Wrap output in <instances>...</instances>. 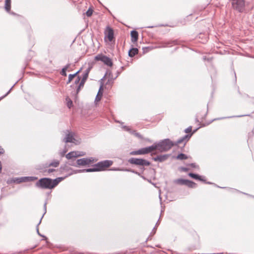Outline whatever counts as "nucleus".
I'll return each instance as SVG.
<instances>
[{"mask_svg": "<svg viewBox=\"0 0 254 254\" xmlns=\"http://www.w3.org/2000/svg\"><path fill=\"white\" fill-rule=\"evenodd\" d=\"M73 172L64 177H58L55 179L49 178H43L39 179L35 184V186L41 189L52 190L55 188L66 177L73 174Z\"/></svg>", "mask_w": 254, "mask_h": 254, "instance_id": "obj_1", "label": "nucleus"}, {"mask_svg": "<svg viewBox=\"0 0 254 254\" xmlns=\"http://www.w3.org/2000/svg\"><path fill=\"white\" fill-rule=\"evenodd\" d=\"M113 164L111 160H104L100 161L95 164L92 168L85 169L82 170H77L73 171V174L82 172H92L96 171H101L104 170L105 168L109 167Z\"/></svg>", "mask_w": 254, "mask_h": 254, "instance_id": "obj_2", "label": "nucleus"}, {"mask_svg": "<svg viewBox=\"0 0 254 254\" xmlns=\"http://www.w3.org/2000/svg\"><path fill=\"white\" fill-rule=\"evenodd\" d=\"M158 150L160 152H165L170 150L175 144L169 139H165L157 144Z\"/></svg>", "mask_w": 254, "mask_h": 254, "instance_id": "obj_3", "label": "nucleus"}, {"mask_svg": "<svg viewBox=\"0 0 254 254\" xmlns=\"http://www.w3.org/2000/svg\"><path fill=\"white\" fill-rule=\"evenodd\" d=\"M232 6L237 11L242 13L245 10V0H231Z\"/></svg>", "mask_w": 254, "mask_h": 254, "instance_id": "obj_4", "label": "nucleus"}, {"mask_svg": "<svg viewBox=\"0 0 254 254\" xmlns=\"http://www.w3.org/2000/svg\"><path fill=\"white\" fill-rule=\"evenodd\" d=\"M128 162L130 164L139 165L142 167L148 166L150 164V162L148 161L141 158H131L128 160Z\"/></svg>", "mask_w": 254, "mask_h": 254, "instance_id": "obj_5", "label": "nucleus"}, {"mask_svg": "<svg viewBox=\"0 0 254 254\" xmlns=\"http://www.w3.org/2000/svg\"><path fill=\"white\" fill-rule=\"evenodd\" d=\"M175 184L180 185H186L190 188H194L196 187V184L194 182L183 179H178L174 181Z\"/></svg>", "mask_w": 254, "mask_h": 254, "instance_id": "obj_6", "label": "nucleus"}, {"mask_svg": "<svg viewBox=\"0 0 254 254\" xmlns=\"http://www.w3.org/2000/svg\"><path fill=\"white\" fill-rule=\"evenodd\" d=\"M95 60L97 61H101L105 64L109 66H112L113 65L112 60L106 56L103 55H98L95 57Z\"/></svg>", "mask_w": 254, "mask_h": 254, "instance_id": "obj_7", "label": "nucleus"}, {"mask_svg": "<svg viewBox=\"0 0 254 254\" xmlns=\"http://www.w3.org/2000/svg\"><path fill=\"white\" fill-rule=\"evenodd\" d=\"M93 157L83 158L76 160V164L78 166L87 165L94 162Z\"/></svg>", "mask_w": 254, "mask_h": 254, "instance_id": "obj_8", "label": "nucleus"}, {"mask_svg": "<svg viewBox=\"0 0 254 254\" xmlns=\"http://www.w3.org/2000/svg\"><path fill=\"white\" fill-rule=\"evenodd\" d=\"M38 178L36 177H22L20 178H17L16 179V181L17 183H20L22 182H32L36 180H37Z\"/></svg>", "mask_w": 254, "mask_h": 254, "instance_id": "obj_9", "label": "nucleus"}, {"mask_svg": "<svg viewBox=\"0 0 254 254\" xmlns=\"http://www.w3.org/2000/svg\"><path fill=\"white\" fill-rule=\"evenodd\" d=\"M191 136V134H186L184 136L180 137L176 142H174V143L175 146H177L180 143H184V145H185L188 141Z\"/></svg>", "mask_w": 254, "mask_h": 254, "instance_id": "obj_10", "label": "nucleus"}, {"mask_svg": "<svg viewBox=\"0 0 254 254\" xmlns=\"http://www.w3.org/2000/svg\"><path fill=\"white\" fill-rule=\"evenodd\" d=\"M105 34L106 35V37H107L109 41L110 42L112 41L114 39V31L112 28L109 26H107L105 31Z\"/></svg>", "mask_w": 254, "mask_h": 254, "instance_id": "obj_11", "label": "nucleus"}, {"mask_svg": "<svg viewBox=\"0 0 254 254\" xmlns=\"http://www.w3.org/2000/svg\"><path fill=\"white\" fill-rule=\"evenodd\" d=\"M68 133L66 134L65 137L63 139V141L65 143L73 142L75 138L73 137V133L72 132H69L68 130H66Z\"/></svg>", "mask_w": 254, "mask_h": 254, "instance_id": "obj_12", "label": "nucleus"}, {"mask_svg": "<svg viewBox=\"0 0 254 254\" xmlns=\"http://www.w3.org/2000/svg\"><path fill=\"white\" fill-rule=\"evenodd\" d=\"M169 154H164V155H158L155 157L153 158V160L154 161H158L159 162H163L166 160L168 159V158L169 157Z\"/></svg>", "mask_w": 254, "mask_h": 254, "instance_id": "obj_13", "label": "nucleus"}, {"mask_svg": "<svg viewBox=\"0 0 254 254\" xmlns=\"http://www.w3.org/2000/svg\"><path fill=\"white\" fill-rule=\"evenodd\" d=\"M147 154L146 148H142L136 151H133L130 152V154L132 155H144Z\"/></svg>", "mask_w": 254, "mask_h": 254, "instance_id": "obj_14", "label": "nucleus"}, {"mask_svg": "<svg viewBox=\"0 0 254 254\" xmlns=\"http://www.w3.org/2000/svg\"><path fill=\"white\" fill-rule=\"evenodd\" d=\"M131 41L134 43L137 42L138 38V33L135 30H132L130 32Z\"/></svg>", "mask_w": 254, "mask_h": 254, "instance_id": "obj_15", "label": "nucleus"}, {"mask_svg": "<svg viewBox=\"0 0 254 254\" xmlns=\"http://www.w3.org/2000/svg\"><path fill=\"white\" fill-rule=\"evenodd\" d=\"M79 156V155H77V152L76 151H71L67 153L65 157L67 159H72Z\"/></svg>", "mask_w": 254, "mask_h": 254, "instance_id": "obj_16", "label": "nucleus"}, {"mask_svg": "<svg viewBox=\"0 0 254 254\" xmlns=\"http://www.w3.org/2000/svg\"><path fill=\"white\" fill-rule=\"evenodd\" d=\"M90 67H88L87 68L83 73L82 74V77L81 79V80H83V81H86L89 73V72L90 71Z\"/></svg>", "mask_w": 254, "mask_h": 254, "instance_id": "obj_17", "label": "nucleus"}, {"mask_svg": "<svg viewBox=\"0 0 254 254\" xmlns=\"http://www.w3.org/2000/svg\"><path fill=\"white\" fill-rule=\"evenodd\" d=\"M189 176L193 178V179H196V180H199V181H203V182H205V180H203L202 179H201V176H200L199 175H197V174H194V173H189Z\"/></svg>", "mask_w": 254, "mask_h": 254, "instance_id": "obj_18", "label": "nucleus"}, {"mask_svg": "<svg viewBox=\"0 0 254 254\" xmlns=\"http://www.w3.org/2000/svg\"><path fill=\"white\" fill-rule=\"evenodd\" d=\"M138 52V50L136 48H132L128 51V56L130 57H133L135 55L137 54Z\"/></svg>", "mask_w": 254, "mask_h": 254, "instance_id": "obj_19", "label": "nucleus"}, {"mask_svg": "<svg viewBox=\"0 0 254 254\" xmlns=\"http://www.w3.org/2000/svg\"><path fill=\"white\" fill-rule=\"evenodd\" d=\"M11 8V0H5V4H4V8L5 10L10 13Z\"/></svg>", "mask_w": 254, "mask_h": 254, "instance_id": "obj_20", "label": "nucleus"}, {"mask_svg": "<svg viewBox=\"0 0 254 254\" xmlns=\"http://www.w3.org/2000/svg\"><path fill=\"white\" fill-rule=\"evenodd\" d=\"M146 150L147 152V154L151 152L152 151L155 150V149L158 150L157 145V144H153L151 146L146 147Z\"/></svg>", "mask_w": 254, "mask_h": 254, "instance_id": "obj_21", "label": "nucleus"}, {"mask_svg": "<svg viewBox=\"0 0 254 254\" xmlns=\"http://www.w3.org/2000/svg\"><path fill=\"white\" fill-rule=\"evenodd\" d=\"M70 64H67L65 66H64L62 69V71L61 72V74L64 76H66L67 75L66 74V71L67 70V69L69 68V67L70 66Z\"/></svg>", "mask_w": 254, "mask_h": 254, "instance_id": "obj_22", "label": "nucleus"}, {"mask_svg": "<svg viewBox=\"0 0 254 254\" xmlns=\"http://www.w3.org/2000/svg\"><path fill=\"white\" fill-rule=\"evenodd\" d=\"M164 45L162 46V47H166L167 46H170V45L174 44V45H177L178 44V41L177 40H172L170 41L167 43H165L164 44Z\"/></svg>", "mask_w": 254, "mask_h": 254, "instance_id": "obj_23", "label": "nucleus"}, {"mask_svg": "<svg viewBox=\"0 0 254 254\" xmlns=\"http://www.w3.org/2000/svg\"><path fill=\"white\" fill-rule=\"evenodd\" d=\"M60 164V161L57 160H54L50 163L48 165V167L53 166L54 167H57Z\"/></svg>", "mask_w": 254, "mask_h": 254, "instance_id": "obj_24", "label": "nucleus"}, {"mask_svg": "<svg viewBox=\"0 0 254 254\" xmlns=\"http://www.w3.org/2000/svg\"><path fill=\"white\" fill-rule=\"evenodd\" d=\"M102 85H101L100 86L99 90L98 92V94L96 96L95 101H99L101 99V97H102V94H103L102 92H101V90L102 89Z\"/></svg>", "mask_w": 254, "mask_h": 254, "instance_id": "obj_25", "label": "nucleus"}, {"mask_svg": "<svg viewBox=\"0 0 254 254\" xmlns=\"http://www.w3.org/2000/svg\"><path fill=\"white\" fill-rule=\"evenodd\" d=\"M176 158L177 159L183 160L188 159V157L186 154L180 153L178 155Z\"/></svg>", "mask_w": 254, "mask_h": 254, "instance_id": "obj_26", "label": "nucleus"}, {"mask_svg": "<svg viewBox=\"0 0 254 254\" xmlns=\"http://www.w3.org/2000/svg\"><path fill=\"white\" fill-rule=\"evenodd\" d=\"M85 81H83V80H81L79 83L77 87L76 88V93H78L79 91L80 90L81 88L83 87Z\"/></svg>", "mask_w": 254, "mask_h": 254, "instance_id": "obj_27", "label": "nucleus"}, {"mask_svg": "<svg viewBox=\"0 0 254 254\" xmlns=\"http://www.w3.org/2000/svg\"><path fill=\"white\" fill-rule=\"evenodd\" d=\"M66 101L67 102L66 105L68 108H70L72 106V100L68 97L66 98Z\"/></svg>", "mask_w": 254, "mask_h": 254, "instance_id": "obj_28", "label": "nucleus"}, {"mask_svg": "<svg viewBox=\"0 0 254 254\" xmlns=\"http://www.w3.org/2000/svg\"><path fill=\"white\" fill-rule=\"evenodd\" d=\"M120 74V71H117V75L114 78H111L110 79H109L108 81L107 82L106 84H108V83H113V80L114 79H115Z\"/></svg>", "mask_w": 254, "mask_h": 254, "instance_id": "obj_29", "label": "nucleus"}, {"mask_svg": "<svg viewBox=\"0 0 254 254\" xmlns=\"http://www.w3.org/2000/svg\"><path fill=\"white\" fill-rule=\"evenodd\" d=\"M93 13V9L90 7L88 9V10L86 12V15L87 17H90L92 15Z\"/></svg>", "mask_w": 254, "mask_h": 254, "instance_id": "obj_30", "label": "nucleus"}, {"mask_svg": "<svg viewBox=\"0 0 254 254\" xmlns=\"http://www.w3.org/2000/svg\"><path fill=\"white\" fill-rule=\"evenodd\" d=\"M41 220H41V219H40V221H39V222L38 223V224H37V234H38L39 236H41V237H45V236L42 235H41V234L40 233V232H39V229H38V226H39V225H40V224L41 223Z\"/></svg>", "mask_w": 254, "mask_h": 254, "instance_id": "obj_31", "label": "nucleus"}, {"mask_svg": "<svg viewBox=\"0 0 254 254\" xmlns=\"http://www.w3.org/2000/svg\"><path fill=\"white\" fill-rule=\"evenodd\" d=\"M81 77L79 76H77L76 79L74 81V84L75 85H78L79 82L80 81Z\"/></svg>", "mask_w": 254, "mask_h": 254, "instance_id": "obj_32", "label": "nucleus"}, {"mask_svg": "<svg viewBox=\"0 0 254 254\" xmlns=\"http://www.w3.org/2000/svg\"><path fill=\"white\" fill-rule=\"evenodd\" d=\"M123 128H124L126 130L130 132L131 133V132L133 131V130H131V129L130 128V127L128 126H123Z\"/></svg>", "mask_w": 254, "mask_h": 254, "instance_id": "obj_33", "label": "nucleus"}, {"mask_svg": "<svg viewBox=\"0 0 254 254\" xmlns=\"http://www.w3.org/2000/svg\"><path fill=\"white\" fill-rule=\"evenodd\" d=\"M47 202L46 201L44 204V213L43 214V215H42V217H41V219H42V218L43 217L44 215L46 214V212H47Z\"/></svg>", "mask_w": 254, "mask_h": 254, "instance_id": "obj_34", "label": "nucleus"}, {"mask_svg": "<svg viewBox=\"0 0 254 254\" xmlns=\"http://www.w3.org/2000/svg\"><path fill=\"white\" fill-rule=\"evenodd\" d=\"M192 130V127L191 126L189 127L188 128L185 129V132L186 133H189Z\"/></svg>", "mask_w": 254, "mask_h": 254, "instance_id": "obj_35", "label": "nucleus"}, {"mask_svg": "<svg viewBox=\"0 0 254 254\" xmlns=\"http://www.w3.org/2000/svg\"><path fill=\"white\" fill-rule=\"evenodd\" d=\"M75 77V74H70L69 75H68V79H69V81H71L72 80V79Z\"/></svg>", "mask_w": 254, "mask_h": 254, "instance_id": "obj_36", "label": "nucleus"}, {"mask_svg": "<svg viewBox=\"0 0 254 254\" xmlns=\"http://www.w3.org/2000/svg\"><path fill=\"white\" fill-rule=\"evenodd\" d=\"M68 164H69V165H70L71 166L77 167V164H76V162H74L72 161H70L69 162Z\"/></svg>", "mask_w": 254, "mask_h": 254, "instance_id": "obj_37", "label": "nucleus"}, {"mask_svg": "<svg viewBox=\"0 0 254 254\" xmlns=\"http://www.w3.org/2000/svg\"><path fill=\"white\" fill-rule=\"evenodd\" d=\"M131 134H134L136 136H137L138 137H140L141 136L140 134L139 133L136 132L134 130H133L131 132Z\"/></svg>", "mask_w": 254, "mask_h": 254, "instance_id": "obj_38", "label": "nucleus"}, {"mask_svg": "<svg viewBox=\"0 0 254 254\" xmlns=\"http://www.w3.org/2000/svg\"><path fill=\"white\" fill-rule=\"evenodd\" d=\"M13 86L9 90V91L3 96L0 97V100L2 99V98H3L4 97H5V96H6L10 92L11 89L12 88Z\"/></svg>", "mask_w": 254, "mask_h": 254, "instance_id": "obj_39", "label": "nucleus"}, {"mask_svg": "<svg viewBox=\"0 0 254 254\" xmlns=\"http://www.w3.org/2000/svg\"><path fill=\"white\" fill-rule=\"evenodd\" d=\"M55 171V169H49L47 170V172L50 174V173H51Z\"/></svg>", "mask_w": 254, "mask_h": 254, "instance_id": "obj_40", "label": "nucleus"}, {"mask_svg": "<svg viewBox=\"0 0 254 254\" xmlns=\"http://www.w3.org/2000/svg\"><path fill=\"white\" fill-rule=\"evenodd\" d=\"M190 166L192 168H198V166H197L195 163H191Z\"/></svg>", "mask_w": 254, "mask_h": 254, "instance_id": "obj_41", "label": "nucleus"}, {"mask_svg": "<svg viewBox=\"0 0 254 254\" xmlns=\"http://www.w3.org/2000/svg\"><path fill=\"white\" fill-rule=\"evenodd\" d=\"M131 172L133 173H134L135 174H137L138 175V176H140V174L138 172H137V171H134V170H130V171Z\"/></svg>", "mask_w": 254, "mask_h": 254, "instance_id": "obj_42", "label": "nucleus"}, {"mask_svg": "<svg viewBox=\"0 0 254 254\" xmlns=\"http://www.w3.org/2000/svg\"><path fill=\"white\" fill-rule=\"evenodd\" d=\"M4 152V149L0 146V154H2Z\"/></svg>", "mask_w": 254, "mask_h": 254, "instance_id": "obj_43", "label": "nucleus"}, {"mask_svg": "<svg viewBox=\"0 0 254 254\" xmlns=\"http://www.w3.org/2000/svg\"><path fill=\"white\" fill-rule=\"evenodd\" d=\"M77 155H79V156H83L85 155V153H84L83 152L79 153V152H77Z\"/></svg>", "mask_w": 254, "mask_h": 254, "instance_id": "obj_44", "label": "nucleus"}, {"mask_svg": "<svg viewBox=\"0 0 254 254\" xmlns=\"http://www.w3.org/2000/svg\"><path fill=\"white\" fill-rule=\"evenodd\" d=\"M66 150L63 151V152L61 153V156H64V154L66 153Z\"/></svg>", "mask_w": 254, "mask_h": 254, "instance_id": "obj_45", "label": "nucleus"}, {"mask_svg": "<svg viewBox=\"0 0 254 254\" xmlns=\"http://www.w3.org/2000/svg\"><path fill=\"white\" fill-rule=\"evenodd\" d=\"M80 71H81V69H80L79 70H78L77 72H76L74 73V74H75V76H76V75H77V74H78V73L80 72Z\"/></svg>", "mask_w": 254, "mask_h": 254, "instance_id": "obj_46", "label": "nucleus"}, {"mask_svg": "<svg viewBox=\"0 0 254 254\" xmlns=\"http://www.w3.org/2000/svg\"><path fill=\"white\" fill-rule=\"evenodd\" d=\"M155 229H156V227H154V228L153 229V230H152V233H153V234H155Z\"/></svg>", "mask_w": 254, "mask_h": 254, "instance_id": "obj_47", "label": "nucleus"}, {"mask_svg": "<svg viewBox=\"0 0 254 254\" xmlns=\"http://www.w3.org/2000/svg\"><path fill=\"white\" fill-rule=\"evenodd\" d=\"M154 26H147V28H153Z\"/></svg>", "mask_w": 254, "mask_h": 254, "instance_id": "obj_48", "label": "nucleus"}, {"mask_svg": "<svg viewBox=\"0 0 254 254\" xmlns=\"http://www.w3.org/2000/svg\"><path fill=\"white\" fill-rule=\"evenodd\" d=\"M139 176H140L143 179L145 180V178L144 176H143L141 175Z\"/></svg>", "mask_w": 254, "mask_h": 254, "instance_id": "obj_49", "label": "nucleus"}, {"mask_svg": "<svg viewBox=\"0 0 254 254\" xmlns=\"http://www.w3.org/2000/svg\"><path fill=\"white\" fill-rule=\"evenodd\" d=\"M71 81H69V79H68V80H67V81L66 82V84H69Z\"/></svg>", "mask_w": 254, "mask_h": 254, "instance_id": "obj_50", "label": "nucleus"}, {"mask_svg": "<svg viewBox=\"0 0 254 254\" xmlns=\"http://www.w3.org/2000/svg\"><path fill=\"white\" fill-rule=\"evenodd\" d=\"M112 170H118V171H120L121 170L120 169H112Z\"/></svg>", "mask_w": 254, "mask_h": 254, "instance_id": "obj_51", "label": "nucleus"}, {"mask_svg": "<svg viewBox=\"0 0 254 254\" xmlns=\"http://www.w3.org/2000/svg\"><path fill=\"white\" fill-rule=\"evenodd\" d=\"M183 170L184 171H187V170H188V169H187V168H183Z\"/></svg>", "mask_w": 254, "mask_h": 254, "instance_id": "obj_52", "label": "nucleus"}, {"mask_svg": "<svg viewBox=\"0 0 254 254\" xmlns=\"http://www.w3.org/2000/svg\"><path fill=\"white\" fill-rule=\"evenodd\" d=\"M141 169L143 171L144 170V168L143 167L141 168Z\"/></svg>", "mask_w": 254, "mask_h": 254, "instance_id": "obj_53", "label": "nucleus"}, {"mask_svg": "<svg viewBox=\"0 0 254 254\" xmlns=\"http://www.w3.org/2000/svg\"><path fill=\"white\" fill-rule=\"evenodd\" d=\"M206 183L208 184H211L210 182H207Z\"/></svg>", "mask_w": 254, "mask_h": 254, "instance_id": "obj_54", "label": "nucleus"}, {"mask_svg": "<svg viewBox=\"0 0 254 254\" xmlns=\"http://www.w3.org/2000/svg\"><path fill=\"white\" fill-rule=\"evenodd\" d=\"M234 74H235V78H236V73H235Z\"/></svg>", "mask_w": 254, "mask_h": 254, "instance_id": "obj_55", "label": "nucleus"}, {"mask_svg": "<svg viewBox=\"0 0 254 254\" xmlns=\"http://www.w3.org/2000/svg\"><path fill=\"white\" fill-rule=\"evenodd\" d=\"M244 116V115H241V116H239L238 117H243V116Z\"/></svg>", "mask_w": 254, "mask_h": 254, "instance_id": "obj_56", "label": "nucleus"}, {"mask_svg": "<svg viewBox=\"0 0 254 254\" xmlns=\"http://www.w3.org/2000/svg\"><path fill=\"white\" fill-rule=\"evenodd\" d=\"M158 221H159V220H158ZM158 222H157L156 223V225H158Z\"/></svg>", "mask_w": 254, "mask_h": 254, "instance_id": "obj_57", "label": "nucleus"}, {"mask_svg": "<svg viewBox=\"0 0 254 254\" xmlns=\"http://www.w3.org/2000/svg\"><path fill=\"white\" fill-rule=\"evenodd\" d=\"M126 171H129V170L126 169Z\"/></svg>", "mask_w": 254, "mask_h": 254, "instance_id": "obj_58", "label": "nucleus"}]
</instances>
